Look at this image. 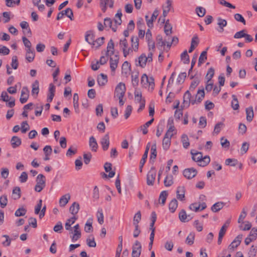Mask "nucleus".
<instances>
[{"label": "nucleus", "mask_w": 257, "mask_h": 257, "mask_svg": "<svg viewBox=\"0 0 257 257\" xmlns=\"http://www.w3.org/2000/svg\"><path fill=\"white\" fill-rule=\"evenodd\" d=\"M178 207V201L176 199H173L169 204L170 211L174 213Z\"/></svg>", "instance_id": "obj_36"}, {"label": "nucleus", "mask_w": 257, "mask_h": 257, "mask_svg": "<svg viewBox=\"0 0 257 257\" xmlns=\"http://www.w3.org/2000/svg\"><path fill=\"white\" fill-rule=\"evenodd\" d=\"M181 58L184 60V63L188 64L189 63V56L186 50L184 51L181 55Z\"/></svg>", "instance_id": "obj_61"}, {"label": "nucleus", "mask_w": 257, "mask_h": 257, "mask_svg": "<svg viewBox=\"0 0 257 257\" xmlns=\"http://www.w3.org/2000/svg\"><path fill=\"white\" fill-rule=\"evenodd\" d=\"M126 91L125 84L122 82L119 83L116 86L114 97H123Z\"/></svg>", "instance_id": "obj_4"}, {"label": "nucleus", "mask_w": 257, "mask_h": 257, "mask_svg": "<svg viewBox=\"0 0 257 257\" xmlns=\"http://www.w3.org/2000/svg\"><path fill=\"white\" fill-rule=\"evenodd\" d=\"M11 142L12 147L16 148L21 144V140L17 136H14L12 137Z\"/></svg>", "instance_id": "obj_32"}, {"label": "nucleus", "mask_w": 257, "mask_h": 257, "mask_svg": "<svg viewBox=\"0 0 257 257\" xmlns=\"http://www.w3.org/2000/svg\"><path fill=\"white\" fill-rule=\"evenodd\" d=\"M225 203L222 202L215 203L211 207V210L214 212H217L221 210L224 206Z\"/></svg>", "instance_id": "obj_31"}, {"label": "nucleus", "mask_w": 257, "mask_h": 257, "mask_svg": "<svg viewBox=\"0 0 257 257\" xmlns=\"http://www.w3.org/2000/svg\"><path fill=\"white\" fill-rule=\"evenodd\" d=\"M29 96V91L27 87H23L22 91L20 101L21 103H26Z\"/></svg>", "instance_id": "obj_11"}, {"label": "nucleus", "mask_w": 257, "mask_h": 257, "mask_svg": "<svg viewBox=\"0 0 257 257\" xmlns=\"http://www.w3.org/2000/svg\"><path fill=\"white\" fill-rule=\"evenodd\" d=\"M190 91L187 90L184 95L183 104L184 107H188L190 104H195V100H194L193 97H192Z\"/></svg>", "instance_id": "obj_6"}, {"label": "nucleus", "mask_w": 257, "mask_h": 257, "mask_svg": "<svg viewBox=\"0 0 257 257\" xmlns=\"http://www.w3.org/2000/svg\"><path fill=\"white\" fill-rule=\"evenodd\" d=\"M63 15L69 18L71 21L73 20V13L71 9L68 8L65 10L62 11Z\"/></svg>", "instance_id": "obj_46"}, {"label": "nucleus", "mask_w": 257, "mask_h": 257, "mask_svg": "<svg viewBox=\"0 0 257 257\" xmlns=\"http://www.w3.org/2000/svg\"><path fill=\"white\" fill-rule=\"evenodd\" d=\"M104 40V38L103 37L98 38L95 41L93 40V42L92 43V45L93 46V47H95L96 48H98L103 44Z\"/></svg>", "instance_id": "obj_43"}, {"label": "nucleus", "mask_w": 257, "mask_h": 257, "mask_svg": "<svg viewBox=\"0 0 257 257\" xmlns=\"http://www.w3.org/2000/svg\"><path fill=\"white\" fill-rule=\"evenodd\" d=\"M191 154L192 156V159L195 162H199V165L200 166H206L210 162L209 156H205L204 157H203L202 154L201 152H195V151L192 150Z\"/></svg>", "instance_id": "obj_1"}, {"label": "nucleus", "mask_w": 257, "mask_h": 257, "mask_svg": "<svg viewBox=\"0 0 257 257\" xmlns=\"http://www.w3.org/2000/svg\"><path fill=\"white\" fill-rule=\"evenodd\" d=\"M97 218L98 222L99 224H102L104 222L103 220V211L102 209L101 208H99L98 209V211L97 212Z\"/></svg>", "instance_id": "obj_47"}, {"label": "nucleus", "mask_w": 257, "mask_h": 257, "mask_svg": "<svg viewBox=\"0 0 257 257\" xmlns=\"http://www.w3.org/2000/svg\"><path fill=\"white\" fill-rule=\"evenodd\" d=\"M119 57L117 55H115L113 57L110 58V67L112 71L114 72L117 67Z\"/></svg>", "instance_id": "obj_14"}, {"label": "nucleus", "mask_w": 257, "mask_h": 257, "mask_svg": "<svg viewBox=\"0 0 257 257\" xmlns=\"http://www.w3.org/2000/svg\"><path fill=\"white\" fill-rule=\"evenodd\" d=\"M80 206L78 203L74 202L70 207L69 211L72 214L75 215L78 212Z\"/></svg>", "instance_id": "obj_26"}, {"label": "nucleus", "mask_w": 257, "mask_h": 257, "mask_svg": "<svg viewBox=\"0 0 257 257\" xmlns=\"http://www.w3.org/2000/svg\"><path fill=\"white\" fill-rule=\"evenodd\" d=\"M121 17V10L120 9H119L117 11V13L115 14L114 19V22L115 23L114 25L117 27V26L120 25L122 23Z\"/></svg>", "instance_id": "obj_24"}, {"label": "nucleus", "mask_w": 257, "mask_h": 257, "mask_svg": "<svg viewBox=\"0 0 257 257\" xmlns=\"http://www.w3.org/2000/svg\"><path fill=\"white\" fill-rule=\"evenodd\" d=\"M164 185L166 187L171 186L173 184V177L172 175H168L165 178Z\"/></svg>", "instance_id": "obj_38"}, {"label": "nucleus", "mask_w": 257, "mask_h": 257, "mask_svg": "<svg viewBox=\"0 0 257 257\" xmlns=\"http://www.w3.org/2000/svg\"><path fill=\"white\" fill-rule=\"evenodd\" d=\"M141 84L144 87H148L152 90L155 86L154 79L153 77H148L146 74H144L141 78Z\"/></svg>", "instance_id": "obj_2"}, {"label": "nucleus", "mask_w": 257, "mask_h": 257, "mask_svg": "<svg viewBox=\"0 0 257 257\" xmlns=\"http://www.w3.org/2000/svg\"><path fill=\"white\" fill-rule=\"evenodd\" d=\"M27 210L24 207L20 208L18 209L15 213V215L17 217L24 216L26 214Z\"/></svg>", "instance_id": "obj_58"}, {"label": "nucleus", "mask_w": 257, "mask_h": 257, "mask_svg": "<svg viewBox=\"0 0 257 257\" xmlns=\"http://www.w3.org/2000/svg\"><path fill=\"white\" fill-rule=\"evenodd\" d=\"M199 82L200 81L199 79L195 78L194 80L191 82L189 90L191 91H193L195 90V88L198 85Z\"/></svg>", "instance_id": "obj_59"}, {"label": "nucleus", "mask_w": 257, "mask_h": 257, "mask_svg": "<svg viewBox=\"0 0 257 257\" xmlns=\"http://www.w3.org/2000/svg\"><path fill=\"white\" fill-rule=\"evenodd\" d=\"M194 238L195 233L194 232H191L186 238V243L190 245L193 244L194 243Z\"/></svg>", "instance_id": "obj_51"}, {"label": "nucleus", "mask_w": 257, "mask_h": 257, "mask_svg": "<svg viewBox=\"0 0 257 257\" xmlns=\"http://www.w3.org/2000/svg\"><path fill=\"white\" fill-rule=\"evenodd\" d=\"M196 12L199 17H203L205 14L206 10L202 7H198L196 9Z\"/></svg>", "instance_id": "obj_62"}, {"label": "nucleus", "mask_w": 257, "mask_h": 257, "mask_svg": "<svg viewBox=\"0 0 257 257\" xmlns=\"http://www.w3.org/2000/svg\"><path fill=\"white\" fill-rule=\"evenodd\" d=\"M36 185L35 187V190L36 192H40L46 185V179L43 174H39L36 178Z\"/></svg>", "instance_id": "obj_3"}, {"label": "nucleus", "mask_w": 257, "mask_h": 257, "mask_svg": "<svg viewBox=\"0 0 257 257\" xmlns=\"http://www.w3.org/2000/svg\"><path fill=\"white\" fill-rule=\"evenodd\" d=\"M92 219H89L85 224L84 230L86 232H91L93 231Z\"/></svg>", "instance_id": "obj_40"}, {"label": "nucleus", "mask_w": 257, "mask_h": 257, "mask_svg": "<svg viewBox=\"0 0 257 257\" xmlns=\"http://www.w3.org/2000/svg\"><path fill=\"white\" fill-rule=\"evenodd\" d=\"M122 74L125 76L130 73L131 71V64L127 61H125L122 65Z\"/></svg>", "instance_id": "obj_21"}, {"label": "nucleus", "mask_w": 257, "mask_h": 257, "mask_svg": "<svg viewBox=\"0 0 257 257\" xmlns=\"http://www.w3.org/2000/svg\"><path fill=\"white\" fill-rule=\"evenodd\" d=\"M89 146L92 152H96L97 151L98 146L96 139L93 136H91L89 138Z\"/></svg>", "instance_id": "obj_15"}, {"label": "nucleus", "mask_w": 257, "mask_h": 257, "mask_svg": "<svg viewBox=\"0 0 257 257\" xmlns=\"http://www.w3.org/2000/svg\"><path fill=\"white\" fill-rule=\"evenodd\" d=\"M109 144V135L108 134H106L101 139L100 141V144L103 151H106L108 150Z\"/></svg>", "instance_id": "obj_12"}, {"label": "nucleus", "mask_w": 257, "mask_h": 257, "mask_svg": "<svg viewBox=\"0 0 257 257\" xmlns=\"http://www.w3.org/2000/svg\"><path fill=\"white\" fill-rule=\"evenodd\" d=\"M257 253V245H252L248 251V257H255Z\"/></svg>", "instance_id": "obj_53"}, {"label": "nucleus", "mask_w": 257, "mask_h": 257, "mask_svg": "<svg viewBox=\"0 0 257 257\" xmlns=\"http://www.w3.org/2000/svg\"><path fill=\"white\" fill-rule=\"evenodd\" d=\"M131 43L132 46L131 49H132V52L133 51L137 52L138 50L139 41V38L137 36H133L131 37Z\"/></svg>", "instance_id": "obj_18"}, {"label": "nucleus", "mask_w": 257, "mask_h": 257, "mask_svg": "<svg viewBox=\"0 0 257 257\" xmlns=\"http://www.w3.org/2000/svg\"><path fill=\"white\" fill-rule=\"evenodd\" d=\"M111 166H112L111 164L110 163H108V162L105 163L104 165V170H105V172H109V173L108 175V177L109 178H112L115 175V172L114 171H110L112 169Z\"/></svg>", "instance_id": "obj_29"}, {"label": "nucleus", "mask_w": 257, "mask_h": 257, "mask_svg": "<svg viewBox=\"0 0 257 257\" xmlns=\"http://www.w3.org/2000/svg\"><path fill=\"white\" fill-rule=\"evenodd\" d=\"M55 86L52 83L49 84V94L48 95L47 101L51 102L54 96Z\"/></svg>", "instance_id": "obj_20"}, {"label": "nucleus", "mask_w": 257, "mask_h": 257, "mask_svg": "<svg viewBox=\"0 0 257 257\" xmlns=\"http://www.w3.org/2000/svg\"><path fill=\"white\" fill-rule=\"evenodd\" d=\"M185 189L184 186H179L177 188L176 193L178 199L183 201L185 200Z\"/></svg>", "instance_id": "obj_17"}, {"label": "nucleus", "mask_w": 257, "mask_h": 257, "mask_svg": "<svg viewBox=\"0 0 257 257\" xmlns=\"http://www.w3.org/2000/svg\"><path fill=\"white\" fill-rule=\"evenodd\" d=\"M167 196L168 193L166 191H162L159 197V200L161 201V203L162 205L165 204Z\"/></svg>", "instance_id": "obj_54"}, {"label": "nucleus", "mask_w": 257, "mask_h": 257, "mask_svg": "<svg viewBox=\"0 0 257 257\" xmlns=\"http://www.w3.org/2000/svg\"><path fill=\"white\" fill-rule=\"evenodd\" d=\"M78 100L79 97L78 94L74 93L73 95V106L75 112L77 113L79 112Z\"/></svg>", "instance_id": "obj_34"}, {"label": "nucleus", "mask_w": 257, "mask_h": 257, "mask_svg": "<svg viewBox=\"0 0 257 257\" xmlns=\"http://www.w3.org/2000/svg\"><path fill=\"white\" fill-rule=\"evenodd\" d=\"M181 141L183 144V147L185 149H187L190 145V143L189 142V139L186 135L184 134L182 136Z\"/></svg>", "instance_id": "obj_44"}, {"label": "nucleus", "mask_w": 257, "mask_h": 257, "mask_svg": "<svg viewBox=\"0 0 257 257\" xmlns=\"http://www.w3.org/2000/svg\"><path fill=\"white\" fill-rule=\"evenodd\" d=\"M86 243L89 247H94L96 246V243L94 237L92 235H90L86 239Z\"/></svg>", "instance_id": "obj_37"}, {"label": "nucleus", "mask_w": 257, "mask_h": 257, "mask_svg": "<svg viewBox=\"0 0 257 257\" xmlns=\"http://www.w3.org/2000/svg\"><path fill=\"white\" fill-rule=\"evenodd\" d=\"M132 257H139L142 251V245L141 243L136 240L132 247Z\"/></svg>", "instance_id": "obj_7"}, {"label": "nucleus", "mask_w": 257, "mask_h": 257, "mask_svg": "<svg viewBox=\"0 0 257 257\" xmlns=\"http://www.w3.org/2000/svg\"><path fill=\"white\" fill-rule=\"evenodd\" d=\"M70 199V195L69 194H66L62 196L59 200V204L61 207H64Z\"/></svg>", "instance_id": "obj_23"}, {"label": "nucleus", "mask_w": 257, "mask_h": 257, "mask_svg": "<svg viewBox=\"0 0 257 257\" xmlns=\"http://www.w3.org/2000/svg\"><path fill=\"white\" fill-rule=\"evenodd\" d=\"M154 119L153 118L150 120L146 122L143 125L141 126V130L143 132L144 135H146L148 131L147 128L153 122Z\"/></svg>", "instance_id": "obj_39"}, {"label": "nucleus", "mask_w": 257, "mask_h": 257, "mask_svg": "<svg viewBox=\"0 0 257 257\" xmlns=\"http://www.w3.org/2000/svg\"><path fill=\"white\" fill-rule=\"evenodd\" d=\"M247 208L246 207H244L242 208V210L241 211V212L238 217V223H243V220L245 218L246 215H247Z\"/></svg>", "instance_id": "obj_35"}, {"label": "nucleus", "mask_w": 257, "mask_h": 257, "mask_svg": "<svg viewBox=\"0 0 257 257\" xmlns=\"http://www.w3.org/2000/svg\"><path fill=\"white\" fill-rule=\"evenodd\" d=\"M141 220V213L140 211H138L135 215L133 218V224L139 225V223Z\"/></svg>", "instance_id": "obj_45"}, {"label": "nucleus", "mask_w": 257, "mask_h": 257, "mask_svg": "<svg viewBox=\"0 0 257 257\" xmlns=\"http://www.w3.org/2000/svg\"><path fill=\"white\" fill-rule=\"evenodd\" d=\"M172 26L169 23V20H167L164 26V32L167 36H169L172 33Z\"/></svg>", "instance_id": "obj_30"}, {"label": "nucleus", "mask_w": 257, "mask_h": 257, "mask_svg": "<svg viewBox=\"0 0 257 257\" xmlns=\"http://www.w3.org/2000/svg\"><path fill=\"white\" fill-rule=\"evenodd\" d=\"M30 129L27 121H23L21 123V132L22 133H26Z\"/></svg>", "instance_id": "obj_63"}, {"label": "nucleus", "mask_w": 257, "mask_h": 257, "mask_svg": "<svg viewBox=\"0 0 257 257\" xmlns=\"http://www.w3.org/2000/svg\"><path fill=\"white\" fill-rule=\"evenodd\" d=\"M139 65L142 68L145 67L147 62H148V59L145 54L143 53L138 58Z\"/></svg>", "instance_id": "obj_27"}, {"label": "nucleus", "mask_w": 257, "mask_h": 257, "mask_svg": "<svg viewBox=\"0 0 257 257\" xmlns=\"http://www.w3.org/2000/svg\"><path fill=\"white\" fill-rule=\"evenodd\" d=\"M214 75V69L213 68L211 67L208 69L207 73L206 75L205 78L209 82L210 81H212L211 79L213 77Z\"/></svg>", "instance_id": "obj_52"}, {"label": "nucleus", "mask_w": 257, "mask_h": 257, "mask_svg": "<svg viewBox=\"0 0 257 257\" xmlns=\"http://www.w3.org/2000/svg\"><path fill=\"white\" fill-rule=\"evenodd\" d=\"M85 40L89 44L91 45L92 44L93 40H94V35L92 31H89L86 32L85 36Z\"/></svg>", "instance_id": "obj_25"}, {"label": "nucleus", "mask_w": 257, "mask_h": 257, "mask_svg": "<svg viewBox=\"0 0 257 257\" xmlns=\"http://www.w3.org/2000/svg\"><path fill=\"white\" fill-rule=\"evenodd\" d=\"M242 238V235L239 234L237 235L233 241L228 246V249L233 250L234 248H236L239 245Z\"/></svg>", "instance_id": "obj_13"}, {"label": "nucleus", "mask_w": 257, "mask_h": 257, "mask_svg": "<svg viewBox=\"0 0 257 257\" xmlns=\"http://www.w3.org/2000/svg\"><path fill=\"white\" fill-rule=\"evenodd\" d=\"M179 218L181 221L183 222H186V218H187V214L186 211L184 209L181 210V211L179 212Z\"/></svg>", "instance_id": "obj_60"}, {"label": "nucleus", "mask_w": 257, "mask_h": 257, "mask_svg": "<svg viewBox=\"0 0 257 257\" xmlns=\"http://www.w3.org/2000/svg\"><path fill=\"white\" fill-rule=\"evenodd\" d=\"M21 196V189L19 187H16L13 190L12 198L17 200L19 199Z\"/></svg>", "instance_id": "obj_33"}, {"label": "nucleus", "mask_w": 257, "mask_h": 257, "mask_svg": "<svg viewBox=\"0 0 257 257\" xmlns=\"http://www.w3.org/2000/svg\"><path fill=\"white\" fill-rule=\"evenodd\" d=\"M207 59V52L206 51H204L202 52L199 56L198 60V65H201L202 64L205 62V60Z\"/></svg>", "instance_id": "obj_49"}, {"label": "nucleus", "mask_w": 257, "mask_h": 257, "mask_svg": "<svg viewBox=\"0 0 257 257\" xmlns=\"http://www.w3.org/2000/svg\"><path fill=\"white\" fill-rule=\"evenodd\" d=\"M205 96V92L203 88L199 89L197 94L195 95V98L194 100H195V104L199 103L203 100Z\"/></svg>", "instance_id": "obj_19"}, {"label": "nucleus", "mask_w": 257, "mask_h": 257, "mask_svg": "<svg viewBox=\"0 0 257 257\" xmlns=\"http://www.w3.org/2000/svg\"><path fill=\"white\" fill-rule=\"evenodd\" d=\"M100 76L101 77L102 80L100 78H98L97 80L98 83L99 85H104L107 81V76L103 73H101Z\"/></svg>", "instance_id": "obj_55"}, {"label": "nucleus", "mask_w": 257, "mask_h": 257, "mask_svg": "<svg viewBox=\"0 0 257 257\" xmlns=\"http://www.w3.org/2000/svg\"><path fill=\"white\" fill-rule=\"evenodd\" d=\"M114 54V43L112 39H110L107 44L106 55L111 56Z\"/></svg>", "instance_id": "obj_22"}, {"label": "nucleus", "mask_w": 257, "mask_h": 257, "mask_svg": "<svg viewBox=\"0 0 257 257\" xmlns=\"http://www.w3.org/2000/svg\"><path fill=\"white\" fill-rule=\"evenodd\" d=\"M104 26L105 28L111 29L114 32L116 31L117 26L115 25H112V21L109 18H106L104 19Z\"/></svg>", "instance_id": "obj_16"}, {"label": "nucleus", "mask_w": 257, "mask_h": 257, "mask_svg": "<svg viewBox=\"0 0 257 257\" xmlns=\"http://www.w3.org/2000/svg\"><path fill=\"white\" fill-rule=\"evenodd\" d=\"M119 46L121 48L123 56L125 57L132 52V49H131V47H128V44L125 38L120 40Z\"/></svg>", "instance_id": "obj_5"}, {"label": "nucleus", "mask_w": 257, "mask_h": 257, "mask_svg": "<svg viewBox=\"0 0 257 257\" xmlns=\"http://www.w3.org/2000/svg\"><path fill=\"white\" fill-rule=\"evenodd\" d=\"M230 220H227L226 221V222L224 224V225L221 227V229H220L219 234L224 235L226 231V229L228 227L230 223Z\"/></svg>", "instance_id": "obj_57"}, {"label": "nucleus", "mask_w": 257, "mask_h": 257, "mask_svg": "<svg viewBox=\"0 0 257 257\" xmlns=\"http://www.w3.org/2000/svg\"><path fill=\"white\" fill-rule=\"evenodd\" d=\"M39 91V82L36 80L32 84V94L38 95Z\"/></svg>", "instance_id": "obj_50"}, {"label": "nucleus", "mask_w": 257, "mask_h": 257, "mask_svg": "<svg viewBox=\"0 0 257 257\" xmlns=\"http://www.w3.org/2000/svg\"><path fill=\"white\" fill-rule=\"evenodd\" d=\"M246 114V120L248 122H250L252 121L253 118V107L252 106L246 108L245 109Z\"/></svg>", "instance_id": "obj_28"}, {"label": "nucleus", "mask_w": 257, "mask_h": 257, "mask_svg": "<svg viewBox=\"0 0 257 257\" xmlns=\"http://www.w3.org/2000/svg\"><path fill=\"white\" fill-rule=\"evenodd\" d=\"M197 173V171L193 168L185 169L183 172L184 176L188 179L194 178Z\"/></svg>", "instance_id": "obj_9"}, {"label": "nucleus", "mask_w": 257, "mask_h": 257, "mask_svg": "<svg viewBox=\"0 0 257 257\" xmlns=\"http://www.w3.org/2000/svg\"><path fill=\"white\" fill-rule=\"evenodd\" d=\"M238 163V161L236 159H227L225 160V164L226 165L234 167Z\"/></svg>", "instance_id": "obj_56"}, {"label": "nucleus", "mask_w": 257, "mask_h": 257, "mask_svg": "<svg viewBox=\"0 0 257 257\" xmlns=\"http://www.w3.org/2000/svg\"><path fill=\"white\" fill-rule=\"evenodd\" d=\"M73 235L71 236V240L73 242H75L79 239L81 236V233L80 231L74 230L72 232Z\"/></svg>", "instance_id": "obj_48"}, {"label": "nucleus", "mask_w": 257, "mask_h": 257, "mask_svg": "<svg viewBox=\"0 0 257 257\" xmlns=\"http://www.w3.org/2000/svg\"><path fill=\"white\" fill-rule=\"evenodd\" d=\"M171 145V139L169 138L164 137L163 140L162 146L163 149L167 150L170 148Z\"/></svg>", "instance_id": "obj_42"}, {"label": "nucleus", "mask_w": 257, "mask_h": 257, "mask_svg": "<svg viewBox=\"0 0 257 257\" xmlns=\"http://www.w3.org/2000/svg\"><path fill=\"white\" fill-rule=\"evenodd\" d=\"M113 0H100V7L103 12L105 13L107 9V6L110 8L113 7Z\"/></svg>", "instance_id": "obj_10"}, {"label": "nucleus", "mask_w": 257, "mask_h": 257, "mask_svg": "<svg viewBox=\"0 0 257 257\" xmlns=\"http://www.w3.org/2000/svg\"><path fill=\"white\" fill-rule=\"evenodd\" d=\"M156 176V170L154 168H152L148 172L147 176V183L149 186H152L154 184V182Z\"/></svg>", "instance_id": "obj_8"}, {"label": "nucleus", "mask_w": 257, "mask_h": 257, "mask_svg": "<svg viewBox=\"0 0 257 257\" xmlns=\"http://www.w3.org/2000/svg\"><path fill=\"white\" fill-rule=\"evenodd\" d=\"M249 236L251 237L254 240L257 238V227H253L250 231Z\"/></svg>", "instance_id": "obj_64"}, {"label": "nucleus", "mask_w": 257, "mask_h": 257, "mask_svg": "<svg viewBox=\"0 0 257 257\" xmlns=\"http://www.w3.org/2000/svg\"><path fill=\"white\" fill-rule=\"evenodd\" d=\"M232 100L231 101V107L234 110H237L239 108V103L236 96L233 94L232 95Z\"/></svg>", "instance_id": "obj_41"}]
</instances>
